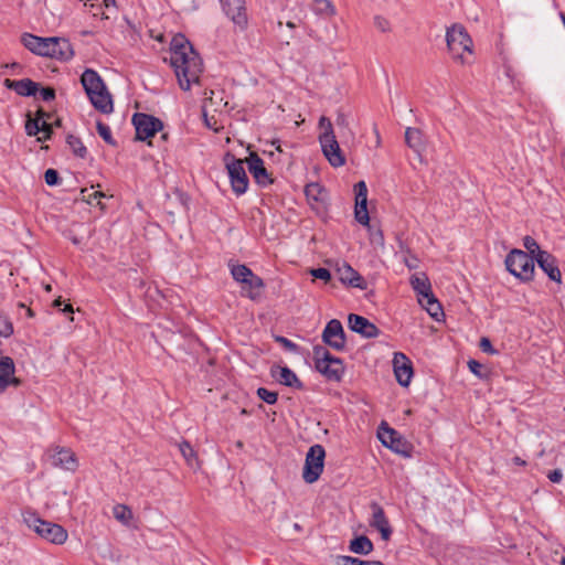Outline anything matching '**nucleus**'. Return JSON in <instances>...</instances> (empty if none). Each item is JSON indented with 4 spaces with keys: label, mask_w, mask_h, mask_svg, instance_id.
<instances>
[{
    "label": "nucleus",
    "mask_w": 565,
    "mask_h": 565,
    "mask_svg": "<svg viewBox=\"0 0 565 565\" xmlns=\"http://www.w3.org/2000/svg\"><path fill=\"white\" fill-rule=\"evenodd\" d=\"M171 65L183 90H189L193 83L199 82L203 70L202 61L191 43L181 34L173 36L171 41Z\"/></svg>",
    "instance_id": "obj_1"
},
{
    "label": "nucleus",
    "mask_w": 565,
    "mask_h": 565,
    "mask_svg": "<svg viewBox=\"0 0 565 565\" xmlns=\"http://www.w3.org/2000/svg\"><path fill=\"white\" fill-rule=\"evenodd\" d=\"M21 42L30 52L44 57L66 61L74 54L71 43L64 38H41L24 33L21 36Z\"/></svg>",
    "instance_id": "obj_2"
},
{
    "label": "nucleus",
    "mask_w": 565,
    "mask_h": 565,
    "mask_svg": "<svg viewBox=\"0 0 565 565\" xmlns=\"http://www.w3.org/2000/svg\"><path fill=\"white\" fill-rule=\"evenodd\" d=\"M81 83L96 110L106 115L113 113L114 103L111 95L96 71L92 68L85 70L81 76Z\"/></svg>",
    "instance_id": "obj_3"
},
{
    "label": "nucleus",
    "mask_w": 565,
    "mask_h": 565,
    "mask_svg": "<svg viewBox=\"0 0 565 565\" xmlns=\"http://www.w3.org/2000/svg\"><path fill=\"white\" fill-rule=\"evenodd\" d=\"M22 518L25 525L46 542L62 545L67 541L68 533L62 525L43 520L33 511H24Z\"/></svg>",
    "instance_id": "obj_4"
},
{
    "label": "nucleus",
    "mask_w": 565,
    "mask_h": 565,
    "mask_svg": "<svg viewBox=\"0 0 565 565\" xmlns=\"http://www.w3.org/2000/svg\"><path fill=\"white\" fill-rule=\"evenodd\" d=\"M447 46L454 58L458 60L461 64H469L471 60L466 56V53L472 55V40L466 29L460 24H454L447 30L446 33Z\"/></svg>",
    "instance_id": "obj_5"
},
{
    "label": "nucleus",
    "mask_w": 565,
    "mask_h": 565,
    "mask_svg": "<svg viewBox=\"0 0 565 565\" xmlns=\"http://www.w3.org/2000/svg\"><path fill=\"white\" fill-rule=\"evenodd\" d=\"M507 269L522 281H530L534 276L535 259L526 252L512 249L505 257Z\"/></svg>",
    "instance_id": "obj_6"
},
{
    "label": "nucleus",
    "mask_w": 565,
    "mask_h": 565,
    "mask_svg": "<svg viewBox=\"0 0 565 565\" xmlns=\"http://www.w3.org/2000/svg\"><path fill=\"white\" fill-rule=\"evenodd\" d=\"M313 358L316 369L319 373L331 381L341 380L343 374V363L341 359L332 356L330 352L321 345L313 348Z\"/></svg>",
    "instance_id": "obj_7"
},
{
    "label": "nucleus",
    "mask_w": 565,
    "mask_h": 565,
    "mask_svg": "<svg viewBox=\"0 0 565 565\" xmlns=\"http://www.w3.org/2000/svg\"><path fill=\"white\" fill-rule=\"evenodd\" d=\"M324 457L326 451L321 445L317 444L309 448L302 470V478L307 483L311 484L320 478L324 467Z\"/></svg>",
    "instance_id": "obj_8"
},
{
    "label": "nucleus",
    "mask_w": 565,
    "mask_h": 565,
    "mask_svg": "<svg viewBox=\"0 0 565 565\" xmlns=\"http://www.w3.org/2000/svg\"><path fill=\"white\" fill-rule=\"evenodd\" d=\"M224 160L233 191L238 195L245 193L248 188V178L243 166L244 161L235 159L231 153H226Z\"/></svg>",
    "instance_id": "obj_9"
},
{
    "label": "nucleus",
    "mask_w": 565,
    "mask_h": 565,
    "mask_svg": "<svg viewBox=\"0 0 565 565\" xmlns=\"http://www.w3.org/2000/svg\"><path fill=\"white\" fill-rule=\"evenodd\" d=\"M225 15L236 29L245 31L248 25V13L245 0H220Z\"/></svg>",
    "instance_id": "obj_10"
},
{
    "label": "nucleus",
    "mask_w": 565,
    "mask_h": 565,
    "mask_svg": "<svg viewBox=\"0 0 565 565\" xmlns=\"http://www.w3.org/2000/svg\"><path fill=\"white\" fill-rule=\"evenodd\" d=\"M132 124L135 126L136 138L138 140H147L163 128V124L160 119L142 113L134 115Z\"/></svg>",
    "instance_id": "obj_11"
},
{
    "label": "nucleus",
    "mask_w": 565,
    "mask_h": 565,
    "mask_svg": "<svg viewBox=\"0 0 565 565\" xmlns=\"http://www.w3.org/2000/svg\"><path fill=\"white\" fill-rule=\"evenodd\" d=\"M319 142L323 156L332 167L339 168L345 164V157L339 146L335 135H320Z\"/></svg>",
    "instance_id": "obj_12"
},
{
    "label": "nucleus",
    "mask_w": 565,
    "mask_h": 565,
    "mask_svg": "<svg viewBox=\"0 0 565 565\" xmlns=\"http://www.w3.org/2000/svg\"><path fill=\"white\" fill-rule=\"evenodd\" d=\"M47 458L53 467L75 471L78 467L75 454L64 447L55 446L49 449Z\"/></svg>",
    "instance_id": "obj_13"
},
{
    "label": "nucleus",
    "mask_w": 565,
    "mask_h": 565,
    "mask_svg": "<svg viewBox=\"0 0 565 565\" xmlns=\"http://www.w3.org/2000/svg\"><path fill=\"white\" fill-rule=\"evenodd\" d=\"M322 341L337 351L345 348V334L339 320L332 319L327 323L322 332Z\"/></svg>",
    "instance_id": "obj_14"
},
{
    "label": "nucleus",
    "mask_w": 565,
    "mask_h": 565,
    "mask_svg": "<svg viewBox=\"0 0 565 565\" xmlns=\"http://www.w3.org/2000/svg\"><path fill=\"white\" fill-rule=\"evenodd\" d=\"M46 117L49 115L44 113L43 110H38L34 118L28 117V120L25 122V131L29 136H38L39 134H43L42 136L38 137L39 141H44L50 139L52 134V127L46 121Z\"/></svg>",
    "instance_id": "obj_15"
},
{
    "label": "nucleus",
    "mask_w": 565,
    "mask_h": 565,
    "mask_svg": "<svg viewBox=\"0 0 565 565\" xmlns=\"http://www.w3.org/2000/svg\"><path fill=\"white\" fill-rule=\"evenodd\" d=\"M355 193V207L354 216L355 220L365 226L370 225V216L367 212V186L364 181H359L354 185Z\"/></svg>",
    "instance_id": "obj_16"
},
{
    "label": "nucleus",
    "mask_w": 565,
    "mask_h": 565,
    "mask_svg": "<svg viewBox=\"0 0 565 565\" xmlns=\"http://www.w3.org/2000/svg\"><path fill=\"white\" fill-rule=\"evenodd\" d=\"M393 367L399 385L408 386L413 377L411 360L402 352H396L393 358Z\"/></svg>",
    "instance_id": "obj_17"
},
{
    "label": "nucleus",
    "mask_w": 565,
    "mask_h": 565,
    "mask_svg": "<svg viewBox=\"0 0 565 565\" xmlns=\"http://www.w3.org/2000/svg\"><path fill=\"white\" fill-rule=\"evenodd\" d=\"M349 328L364 338L372 339L376 338L380 334L379 328L372 323L369 319L355 315L350 313L348 317Z\"/></svg>",
    "instance_id": "obj_18"
},
{
    "label": "nucleus",
    "mask_w": 565,
    "mask_h": 565,
    "mask_svg": "<svg viewBox=\"0 0 565 565\" xmlns=\"http://www.w3.org/2000/svg\"><path fill=\"white\" fill-rule=\"evenodd\" d=\"M371 509L372 518L370 520V526L376 529L381 533L382 540L388 541L392 535V527L383 508L379 503L373 502L371 504Z\"/></svg>",
    "instance_id": "obj_19"
},
{
    "label": "nucleus",
    "mask_w": 565,
    "mask_h": 565,
    "mask_svg": "<svg viewBox=\"0 0 565 565\" xmlns=\"http://www.w3.org/2000/svg\"><path fill=\"white\" fill-rule=\"evenodd\" d=\"M246 162L250 174L259 185L265 186L271 183V179L267 173L264 161L257 153L252 152L246 159Z\"/></svg>",
    "instance_id": "obj_20"
},
{
    "label": "nucleus",
    "mask_w": 565,
    "mask_h": 565,
    "mask_svg": "<svg viewBox=\"0 0 565 565\" xmlns=\"http://www.w3.org/2000/svg\"><path fill=\"white\" fill-rule=\"evenodd\" d=\"M15 366L13 360L9 356L0 359V390L4 391L9 386H19L20 380L14 376Z\"/></svg>",
    "instance_id": "obj_21"
},
{
    "label": "nucleus",
    "mask_w": 565,
    "mask_h": 565,
    "mask_svg": "<svg viewBox=\"0 0 565 565\" xmlns=\"http://www.w3.org/2000/svg\"><path fill=\"white\" fill-rule=\"evenodd\" d=\"M539 267L548 276V278L555 282L562 281V274L557 266L555 257L546 253H540L537 255V260H535Z\"/></svg>",
    "instance_id": "obj_22"
},
{
    "label": "nucleus",
    "mask_w": 565,
    "mask_h": 565,
    "mask_svg": "<svg viewBox=\"0 0 565 565\" xmlns=\"http://www.w3.org/2000/svg\"><path fill=\"white\" fill-rule=\"evenodd\" d=\"M339 279L351 287L359 288L361 290L366 289L367 284L365 279L349 264L344 263L338 267Z\"/></svg>",
    "instance_id": "obj_23"
},
{
    "label": "nucleus",
    "mask_w": 565,
    "mask_h": 565,
    "mask_svg": "<svg viewBox=\"0 0 565 565\" xmlns=\"http://www.w3.org/2000/svg\"><path fill=\"white\" fill-rule=\"evenodd\" d=\"M377 437L385 447H387L396 452L403 451L402 450L403 443H402L401 437L398 436L397 431L394 430L393 428H390L384 423L382 424V426L380 427V429L377 431Z\"/></svg>",
    "instance_id": "obj_24"
},
{
    "label": "nucleus",
    "mask_w": 565,
    "mask_h": 565,
    "mask_svg": "<svg viewBox=\"0 0 565 565\" xmlns=\"http://www.w3.org/2000/svg\"><path fill=\"white\" fill-rule=\"evenodd\" d=\"M6 86L10 89H13L17 94L21 96L35 95L38 90L36 83L29 78H23L19 81L6 79Z\"/></svg>",
    "instance_id": "obj_25"
},
{
    "label": "nucleus",
    "mask_w": 565,
    "mask_h": 565,
    "mask_svg": "<svg viewBox=\"0 0 565 565\" xmlns=\"http://www.w3.org/2000/svg\"><path fill=\"white\" fill-rule=\"evenodd\" d=\"M273 376H275L277 381L282 385L296 388L302 387V383L299 381L296 373L287 366H278L275 371H273Z\"/></svg>",
    "instance_id": "obj_26"
},
{
    "label": "nucleus",
    "mask_w": 565,
    "mask_h": 565,
    "mask_svg": "<svg viewBox=\"0 0 565 565\" xmlns=\"http://www.w3.org/2000/svg\"><path fill=\"white\" fill-rule=\"evenodd\" d=\"M420 306L428 312V315L435 320H439L444 316V311L440 302L435 298L433 292H429L427 297L418 298Z\"/></svg>",
    "instance_id": "obj_27"
},
{
    "label": "nucleus",
    "mask_w": 565,
    "mask_h": 565,
    "mask_svg": "<svg viewBox=\"0 0 565 565\" xmlns=\"http://www.w3.org/2000/svg\"><path fill=\"white\" fill-rule=\"evenodd\" d=\"M405 141L409 148L419 153L425 148L423 132L417 128L408 127L405 131Z\"/></svg>",
    "instance_id": "obj_28"
},
{
    "label": "nucleus",
    "mask_w": 565,
    "mask_h": 565,
    "mask_svg": "<svg viewBox=\"0 0 565 565\" xmlns=\"http://www.w3.org/2000/svg\"><path fill=\"white\" fill-rule=\"evenodd\" d=\"M411 286L416 291L418 298L427 297L431 292V285L426 274H415L411 277Z\"/></svg>",
    "instance_id": "obj_29"
},
{
    "label": "nucleus",
    "mask_w": 565,
    "mask_h": 565,
    "mask_svg": "<svg viewBox=\"0 0 565 565\" xmlns=\"http://www.w3.org/2000/svg\"><path fill=\"white\" fill-rule=\"evenodd\" d=\"M350 551L355 554L369 555L373 552L374 546L372 541L365 536L360 535L350 542Z\"/></svg>",
    "instance_id": "obj_30"
},
{
    "label": "nucleus",
    "mask_w": 565,
    "mask_h": 565,
    "mask_svg": "<svg viewBox=\"0 0 565 565\" xmlns=\"http://www.w3.org/2000/svg\"><path fill=\"white\" fill-rule=\"evenodd\" d=\"M263 287V279L255 274L243 284V290L248 289L245 295L253 300L259 297Z\"/></svg>",
    "instance_id": "obj_31"
},
{
    "label": "nucleus",
    "mask_w": 565,
    "mask_h": 565,
    "mask_svg": "<svg viewBox=\"0 0 565 565\" xmlns=\"http://www.w3.org/2000/svg\"><path fill=\"white\" fill-rule=\"evenodd\" d=\"M231 274L234 280L243 285L254 273L246 265L236 264L231 266Z\"/></svg>",
    "instance_id": "obj_32"
},
{
    "label": "nucleus",
    "mask_w": 565,
    "mask_h": 565,
    "mask_svg": "<svg viewBox=\"0 0 565 565\" xmlns=\"http://www.w3.org/2000/svg\"><path fill=\"white\" fill-rule=\"evenodd\" d=\"M113 515L118 522L122 523L124 525H129L132 520V512L125 504H116L113 508Z\"/></svg>",
    "instance_id": "obj_33"
},
{
    "label": "nucleus",
    "mask_w": 565,
    "mask_h": 565,
    "mask_svg": "<svg viewBox=\"0 0 565 565\" xmlns=\"http://www.w3.org/2000/svg\"><path fill=\"white\" fill-rule=\"evenodd\" d=\"M312 10L316 14L331 17L335 13V8L330 0H313Z\"/></svg>",
    "instance_id": "obj_34"
},
{
    "label": "nucleus",
    "mask_w": 565,
    "mask_h": 565,
    "mask_svg": "<svg viewBox=\"0 0 565 565\" xmlns=\"http://www.w3.org/2000/svg\"><path fill=\"white\" fill-rule=\"evenodd\" d=\"M335 565H384L380 561H364L352 556L340 555L335 558Z\"/></svg>",
    "instance_id": "obj_35"
},
{
    "label": "nucleus",
    "mask_w": 565,
    "mask_h": 565,
    "mask_svg": "<svg viewBox=\"0 0 565 565\" xmlns=\"http://www.w3.org/2000/svg\"><path fill=\"white\" fill-rule=\"evenodd\" d=\"M523 245L524 248L527 250L529 255L533 257L535 260H537V255L540 253H546V250H542L540 248L537 242L531 236H525L523 238Z\"/></svg>",
    "instance_id": "obj_36"
},
{
    "label": "nucleus",
    "mask_w": 565,
    "mask_h": 565,
    "mask_svg": "<svg viewBox=\"0 0 565 565\" xmlns=\"http://www.w3.org/2000/svg\"><path fill=\"white\" fill-rule=\"evenodd\" d=\"M67 145L70 146V148L72 149L74 154H76L77 157L84 158L86 156V152H87L86 147L83 145V142L77 137L68 136Z\"/></svg>",
    "instance_id": "obj_37"
},
{
    "label": "nucleus",
    "mask_w": 565,
    "mask_h": 565,
    "mask_svg": "<svg viewBox=\"0 0 565 565\" xmlns=\"http://www.w3.org/2000/svg\"><path fill=\"white\" fill-rule=\"evenodd\" d=\"M180 452L183 458L186 460L189 466H193V461L195 459V454L191 445L186 441H183L179 445Z\"/></svg>",
    "instance_id": "obj_38"
},
{
    "label": "nucleus",
    "mask_w": 565,
    "mask_h": 565,
    "mask_svg": "<svg viewBox=\"0 0 565 565\" xmlns=\"http://www.w3.org/2000/svg\"><path fill=\"white\" fill-rule=\"evenodd\" d=\"M257 396L267 404H275L277 402L278 395L274 391H269L265 387H259L257 390Z\"/></svg>",
    "instance_id": "obj_39"
},
{
    "label": "nucleus",
    "mask_w": 565,
    "mask_h": 565,
    "mask_svg": "<svg viewBox=\"0 0 565 565\" xmlns=\"http://www.w3.org/2000/svg\"><path fill=\"white\" fill-rule=\"evenodd\" d=\"M97 131L99 136L105 140V142L109 145H115V140L111 136V130L109 126L103 124L102 121L97 122Z\"/></svg>",
    "instance_id": "obj_40"
},
{
    "label": "nucleus",
    "mask_w": 565,
    "mask_h": 565,
    "mask_svg": "<svg viewBox=\"0 0 565 565\" xmlns=\"http://www.w3.org/2000/svg\"><path fill=\"white\" fill-rule=\"evenodd\" d=\"M13 332V327L10 320L0 312V335L1 337H9Z\"/></svg>",
    "instance_id": "obj_41"
},
{
    "label": "nucleus",
    "mask_w": 565,
    "mask_h": 565,
    "mask_svg": "<svg viewBox=\"0 0 565 565\" xmlns=\"http://www.w3.org/2000/svg\"><path fill=\"white\" fill-rule=\"evenodd\" d=\"M335 125L339 128H342L344 130H348L351 136H353V132L350 130V117L343 111H338L337 118H335Z\"/></svg>",
    "instance_id": "obj_42"
},
{
    "label": "nucleus",
    "mask_w": 565,
    "mask_h": 565,
    "mask_svg": "<svg viewBox=\"0 0 565 565\" xmlns=\"http://www.w3.org/2000/svg\"><path fill=\"white\" fill-rule=\"evenodd\" d=\"M468 367H469V371L471 373H473L476 376H478L479 379H484L487 375L486 373L482 372L483 365L476 360H470L468 362Z\"/></svg>",
    "instance_id": "obj_43"
},
{
    "label": "nucleus",
    "mask_w": 565,
    "mask_h": 565,
    "mask_svg": "<svg viewBox=\"0 0 565 565\" xmlns=\"http://www.w3.org/2000/svg\"><path fill=\"white\" fill-rule=\"evenodd\" d=\"M310 274L315 278L321 279L326 282H328L331 279V273L329 271V269L323 268V267L311 269Z\"/></svg>",
    "instance_id": "obj_44"
},
{
    "label": "nucleus",
    "mask_w": 565,
    "mask_h": 565,
    "mask_svg": "<svg viewBox=\"0 0 565 565\" xmlns=\"http://www.w3.org/2000/svg\"><path fill=\"white\" fill-rule=\"evenodd\" d=\"M319 127L323 130L321 135H334L333 126L329 118L322 116L319 119Z\"/></svg>",
    "instance_id": "obj_45"
},
{
    "label": "nucleus",
    "mask_w": 565,
    "mask_h": 565,
    "mask_svg": "<svg viewBox=\"0 0 565 565\" xmlns=\"http://www.w3.org/2000/svg\"><path fill=\"white\" fill-rule=\"evenodd\" d=\"M44 179L47 185H56L60 182L58 173L54 169H47L44 173Z\"/></svg>",
    "instance_id": "obj_46"
},
{
    "label": "nucleus",
    "mask_w": 565,
    "mask_h": 565,
    "mask_svg": "<svg viewBox=\"0 0 565 565\" xmlns=\"http://www.w3.org/2000/svg\"><path fill=\"white\" fill-rule=\"evenodd\" d=\"M403 262L409 269H416L419 266V259L409 250H406V255L404 256Z\"/></svg>",
    "instance_id": "obj_47"
},
{
    "label": "nucleus",
    "mask_w": 565,
    "mask_h": 565,
    "mask_svg": "<svg viewBox=\"0 0 565 565\" xmlns=\"http://www.w3.org/2000/svg\"><path fill=\"white\" fill-rule=\"evenodd\" d=\"M480 349L490 354L497 353V351L493 349L491 341L488 338H481L480 340Z\"/></svg>",
    "instance_id": "obj_48"
},
{
    "label": "nucleus",
    "mask_w": 565,
    "mask_h": 565,
    "mask_svg": "<svg viewBox=\"0 0 565 565\" xmlns=\"http://www.w3.org/2000/svg\"><path fill=\"white\" fill-rule=\"evenodd\" d=\"M40 96H41V98H42L43 100H45V102H50V100L54 99V97H55V92H54V89H53V88H51V87L42 88V89L40 90Z\"/></svg>",
    "instance_id": "obj_49"
},
{
    "label": "nucleus",
    "mask_w": 565,
    "mask_h": 565,
    "mask_svg": "<svg viewBox=\"0 0 565 565\" xmlns=\"http://www.w3.org/2000/svg\"><path fill=\"white\" fill-rule=\"evenodd\" d=\"M371 242L373 244H377L383 246L384 245V237L380 230L371 232Z\"/></svg>",
    "instance_id": "obj_50"
},
{
    "label": "nucleus",
    "mask_w": 565,
    "mask_h": 565,
    "mask_svg": "<svg viewBox=\"0 0 565 565\" xmlns=\"http://www.w3.org/2000/svg\"><path fill=\"white\" fill-rule=\"evenodd\" d=\"M547 478L550 479L551 482L558 483L563 479V472L559 469H555L548 472Z\"/></svg>",
    "instance_id": "obj_51"
},
{
    "label": "nucleus",
    "mask_w": 565,
    "mask_h": 565,
    "mask_svg": "<svg viewBox=\"0 0 565 565\" xmlns=\"http://www.w3.org/2000/svg\"><path fill=\"white\" fill-rule=\"evenodd\" d=\"M85 192H86V190L82 191V193H83V199H84L87 203H89V204H92V203L94 202V200H96V199H98V198L104 196V194H103L102 192H98V191L89 192L87 195H85Z\"/></svg>",
    "instance_id": "obj_52"
},
{
    "label": "nucleus",
    "mask_w": 565,
    "mask_h": 565,
    "mask_svg": "<svg viewBox=\"0 0 565 565\" xmlns=\"http://www.w3.org/2000/svg\"><path fill=\"white\" fill-rule=\"evenodd\" d=\"M305 192L308 196L313 195L315 193H320L321 188L318 183H310L305 188Z\"/></svg>",
    "instance_id": "obj_53"
},
{
    "label": "nucleus",
    "mask_w": 565,
    "mask_h": 565,
    "mask_svg": "<svg viewBox=\"0 0 565 565\" xmlns=\"http://www.w3.org/2000/svg\"><path fill=\"white\" fill-rule=\"evenodd\" d=\"M277 341L280 342L287 349L294 350L296 348V344L294 342L284 337L277 338Z\"/></svg>",
    "instance_id": "obj_54"
},
{
    "label": "nucleus",
    "mask_w": 565,
    "mask_h": 565,
    "mask_svg": "<svg viewBox=\"0 0 565 565\" xmlns=\"http://www.w3.org/2000/svg\"><path fill=\"white\" fill-rule=\"evenodd\" d=\"M271 145L275 147V149L277 151H281V148H280V141L279 140H273L271 141Z\"/></svg>",
    "instance_id": "obj_55"
},
{
    "label": "nucleus",
    "mask_w": 565,
    "mask_h": 565,
    "mask_svg": "<svg viewBox=\"0 0 565 565\" xmlns=\"http://www.w3.org/2000/svg\"><path fill=\"white\" fill-rule=\"evenodd\" d=\"M21 308H24L26 310L28 317H33V311L30 308H26L23 303H19Z\"/></svg>",
    "instance_id": "obj_56"
},
{
    "label": "nucleus",
    "mask_w": 565,
    "mask_h": 565,
    "mask_svg": "<svg viewBox=\"0 0 565 565\" xmlns=\"http://www.w3.org/2000/svg\"><path fill=\"white\" fill-rule=\"evenodd\" d=\"M63 312L73 313V307L71 305H65V307L62 310Z\"/></svg>",
    "instance_id": "obj_57"
},
{
    "label": "nucleus",
    "mask_w": 565,
    "mask_h": 565,
    "mask_svg": "<svg viewBox=\"0 0 565 565\" xmlns=\"http://www.w3.org/2000/svg\"><path fill=\"white\" fill-rule=\"evenodd\" d=\"M61 305H62V300H61V298H57V299H55V300L53 301V306H54V307H60Z\"/></svg>",
    "instance_id": "obj_58"
},
{
    "label": "nucleus",
    "mask_w": 565,
    "mask_h": 565,
    "mask_svg": "<svg viewBox=\"0 0 565 565\" xmlns=\"http://www.w3.org/2000/svg\"><path fill=\"white\" fill-rule=\"evenodd\" d=\"M106 7L115 4V0H104Z\"/></svg>",
    "instance_id": "obj_59"
},
{
    "label": "nucleus",
    "mask_w": 565,
    "mask_h": 565,
    "mask_svg": "<svg viewBox=\"0 0 565 565\" xmlns=\"http://www.w3.org/2000/svg\"><path fill=\"white\" fill-rule=\"evenodd\" d=\"M90 1H92V0H85V1H84V4H85V6H92V7H93L94 4H93V3H90Z\"/></svg>",
    "instance_id": "obj_60"
},
{
    "label": "nucleus",
    "mask_w": 565,
    "mask_h": 565,
    "mask_svg": "<svg viewBox=\"0 0 565 565\" xmlns=\"http://www.w3.org/2000/svg\"><path fill=\"white\" fill-rule=\"evenodd\" d=\"M287 26H288V28H295V23H294V22H288V23H287Z\"/></svg>",
    "instance_id": "obj_61"
},
{
    "label": "nucleus",
    "mask_w": 565,
    "mask_h": 565,
    "mask_svg": "<svg viewBox=\"0 0 565 565\" xmlns=\"http://www.w3.org/2000/svg\"><path fill=\"white\" fill-rule=\"evenodd\" d=\"M515 462H516V463H520V465H523V463H524V461L520 460V458H515Z\"/></svg>",
    "instance_id": "obj_62"
},
{
    "label": "nucleus",
    "mask_w": 565,
    "mask_h": 565,
    "mask_svg": "<svg viewBox=\"0 0 565 565\" xmlns=\"http://www.w3.org/2000/svg\"><path fill=\"white\" fill-rule=\"evenodd\" d=\"M561 565H565V558L561 559Z\"/></svg>",
    "instance_id": "obj_63"
},
{
    "label": "nucleus",
    "mask_w": 565,
    "mask_h": 565,
    "mask_svg": "<svg viewBox=\"0 0 565 565\" xmlns=\"http://www.w3.org/2000/svg\"><path fill=\"white\" fill-rule=\"evenodd\" d=\"M376 138H377V142H380V135L377 131H376Z\"/></svg>",
    "instance_id": "obj_64"
}]
</instances>
